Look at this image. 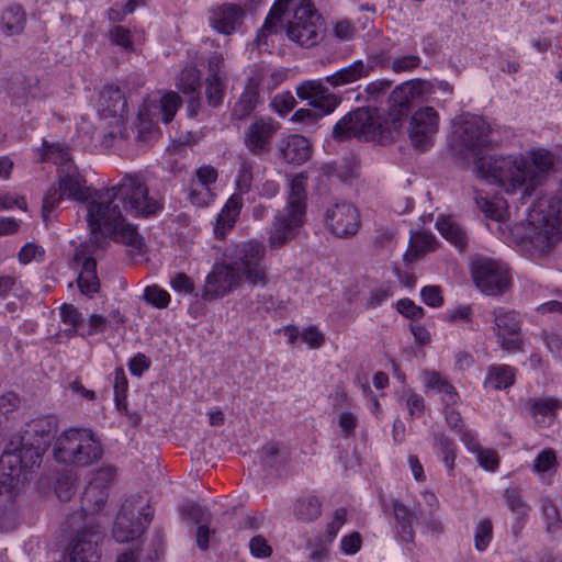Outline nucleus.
I'll use <instances>...</instances> for the list:
<instances>
[{
  "instance_id": "nucleus-56",
  "label": "nucleus",
  "mask_w": 562,
  "mask_h": 562,
  "mask_svg": "<svg viewBox=\"0 0 562 562\" xmlns=\"http://www.w3.org/2000/svg\"><path fill=\"white\" fill-rule=\"evenodd\" d=\"M356 32V27L347 20L336 22L333 29L334 36L339 41L352 40Z\"/></svg>"
},
{
  "instance_id": "nucleus-29",
  "label": "nucleus",
  "mask_w": 562,
  "mask_h": 562,
  "mask_svg": "<svg viewBox=\"0 0 562 562\" xmlns=\"http://www.w3.org/2000/svg\"><path fill=\"white\" fill-rule=\"evenodd\" d=\"M26 23V13L21 5L12 4L9 5L1 16V29L9 35L20 34Z\"/></svg>"
},
{
  "instance_id": "nucleus-22",
  "label": "nucleus",
  "mask_w": 562,
  "mask_h": 562,
  "mask_svg": "<svg viewBox=\"0 0 562 562\" xmlns=\"http://www.w3.org/2000/svg\"><path fill=\"white\" fill-rule=\"evenodd\" d=\"M280 157L288 164L301 165L311 157V146L302 135H290L278 144Z\"/></svg>"
},
{
  "instance_id": "nucleus-28",
  "label": "nucleus",
  "mask_w": 562,
  "mask_h": 562,
  "mask_svg": "<svg viewBox=\"0 0 562 562\" xmlns=\"http://www.w3.org/2000/svg\"><path fill=\"white\" fill-rule=\"evenodd\" d=\"M181 522L195 527H210L213 522L211 512L196 504L187 503L179 508Z\"/></svg>"
},
{
  "instance_id": "nucleus-32",
  "label": "nucleus",
  "mask_w": 562,
  "mask_h": 562,
  "mask_svg": "<svg viewBox=\"0 0 562 562\" xmlns=\"http://www.w3.org/2000/svg\"><path fill=\"white\" fill-rule=\"evenodd\" d=\"M322 513V503L314 496H303L295 502L294 515L305 524L313 522Z\"/></svg>"
},
{
  "instance_id": "nucleus-13",
  "label": "nucleus",
  "mask_w": 562,
  "mask_h": 562,
  "mask_svg": "<svg viewBox=\"0 0 562 562\" xmlns=\"http://www.w3.org/2000/svg\"><path fill=\"white\" fill-rule=\"evenodd\" d=\"M102 541L98 529H78L66 547L67 562H100Z\"/></svg>"
},
{
  "instance_id": "nucleus-2",
  "label": "nucleus",
  "mask_w": 562,
  "mask_h": 562,
  "mask_svg": "<svg viewBox=\"0 0 562 562\" xmlns=\"http://www.w3.org/2000/svg\"><path fill=\"white\" fill-rule=\"evenodd\" d=\"M452 147L460 155L474 161L477 177L491 184H498L506 193L522 191L521 199L531 196L553 170L554 157L546 149L531 153V159L522 156H481L492 140L490 124L480 116L464 115L453 123Z\"/></svg>"
},
{
  "instance_id": "nucleus-53",
  "label": "nucleus",
  "mask_w": 562,
  "mask_h": 562,
  "mask_svg": "<svg viewBox=\"0 0 562 562\" xmlns=\"http://www.w3.org/2000/svg\"><path fill=\"white\" fill-rule=\"evenodd\" d=\"M393 513L396 521L403 527H412L415 522V516L400 501H393Z\"/></svg>"
},
{
  "instance_id": "nucleus-6",
  "label": "nucleus",
  "mask_w": 562,
  "mask_h": 562,
  "mask_svg": "<svg viewBox=\"0 0 562 562\" xmlns=\"http://www.w3.org/2000/svg\"><path fill=\"white\" fill-rule=\"evenodd\" d=\"M104 454L100 438L89 428H69L54 440L53 457L61 464L88 468Z\"/></svg>"
},
{
  "instance_id": "nucleus-23",
  "label": "nucleus",
  "mask_w": 562,
  "mask_h": 562,
  "mask_svg": "<svg viewBox=\"0 0 562 562\" xmlns=\"http://www.w3.org/2000/svg\"><path fill=\"white\" fill-rule=\"evenodd\" d=\"M126 100L117 86H105L99 98V112L103 117H122L126 111Z\"/></svg>"
},
{
  "instance_id": "nucleus-8",
  "label": "nucleus",
  "mask_w": 562,
  "mask_h": 562,
  "mask_svg": "<svg viewBox=\"0 0 562 562\" xmlns=\"http://www.w3.org/2000/svg\"><path fill=\"white\" fill-rule=\"evenodd\" d=\"M324 31V19L310 0H302L285 24L289 40L305 48L316 46L322 41Z\"/></svg>"
},
{
  "instance_id": "nucleus-17",
  "label": "nucleus",
  "mask_w": 562,
  "mask_h": 562,
  "mask_svg": "<svg viewBox=\"0 0 562 562\" xmlns=\"http://www.w3.org/2000/svg\"><path fill=\"white\" fill-rule=\"evenodd\" d=\"M278 126L269 119H258L252 122L245 132L244 143L247 149L255 156H261L270 151L271 140Z\"/></svg>"
},
{
  "instance_id": "nucleus-62",
  "label": "nucleus",
  "mask_w": 562,
  "mask_h": 562,
  "mask_svg": "<svg viewBox=\"0 0 562 562\" xmlns=\"http://www.w3.org/2000/svg\"><path fill=\"white\" fill-rule=\"evenodd\" d=\"M397 310L404 316L413 319L420 318L424 315V310L415 305L414 302L408 299L398 301Z\"/></svg>"
},
{
  "instance_id": "nucleus-1",
  "label": "nucleus",
  "mask_w": 562,
  "mask_h": 562,
  "mask_svg": "<svg viewBox=\"0 0 562 562\" xmlns=\"http://www.w3.org/2000/svg\"><path fill=\"white\" fill-rule=\"evenodd\" d=\"M64 196L76 201L89 200L87 221L91 241L97 247L110 238L139 249L143 238L136 226L126 222L123 211L133 216L148 217L160 209L159 203L149 198L148 189L138 176L125 175L117 184L92 195L72 165L58 170V188L52 187L43 199L42 215L46 223Z\"/></svg>"
},
{
  "instance_id": "nucleus-39",
  "label": "nucleus",
  "mask_w": 562,
  "mask_h": 562,
  "mask_svg": "<svg viewBox=\"0 0 562 562\" xmlns=\"http://www.w3.org/2000/svg\"><path fill=\"white\" fill-rule=\"evenodd\" d=\"M254 162L245 157L239 158V169L236 178V187L240 193H247L251 189L254 180Z\"/></svg>"
},
{
  "instance_id": "nucleus-31",
  "label": "nucleus",
  "mask_w": 562,
  "mask_h": 562,
  "mask_svg": "<svg viewBox=\"0 0 562 562\" xmlns=\"http://www.w3.org/2000/svg\"><path fill=\"white\" fill-rule=\"evenodd\" d=\"M436 227L439 233L460 250L467 246V234L464 229L450 217H440Z\"/></svg>"
},
{
  "instance_id": "nucleus-12",
  "label": "nucleus",
  "mask_w": 562,
  "mask_h": 562,
  "mask_svg": "<svg viewBox=\"0 0 562 562\" xmlns=\"http://www.w3.org/2000/svg\"><path fill=\"white\" fill-rule=\"evenodd\" d=\"M245 282L239 270L231 262L215 263L207 274L202 291V297L206 301L216 300L231 293Z\"/></svg>"
},
{
  "instance_id": "nucleus-7",
  "label": "nucleus",
  "mask_w": 562,
  "mask_h": 562,
  "mask_svg": "<svg viewBox=\"0 0 562 562\" xmlns=\"http://www.w3.org/2000/svg\"><path fill=\"white\" fill-rule=\"evenodd\" d=\"M529 225L533 226L529 239L541 250H550L562 235V201L555 196L540 198L531 209Z\"/></svg>"
},
{
  "instance_id": "nucleus-19",
  "label": "nucleus",
  "mask_w": 562,
  "mask_h": 562,
  "mask_svg": "<svg viewBox=\"0 0 562 562\" xmlns=\"http://www.w3.org/2000/svg\"><path fill=\"white\" fill-rule=\"evenodd\" d=\"M296 93L301 99H310L311 104L319 110L317 115L331 113L340 102V99L328 91L319 80H308L296 88Z\"/></svg>"
},
{
  "instance_id": "nucleus-14",
  "label": "nucleus",
  "mask_w": 562,
  "mask_h": 562,
  "mask_svg": "<svg viewBox=\"0 0 562 562\" xmlns=\"http://www.w3.org/2000/svg\"><path fill=\"white\" fill-rule=\"evenodd\" d=\"M327 228L339 238H349L357 234L360 227L358 210L348 202L334 203L325 212Z\"/></svg>"
},
{
  "instance_id": "nucleus-46",
  "label": "nucleus",
  "mask_w": 562,
  "mask_h": 562,
  "mask_svg": "<svg viewBox=\"0 0 562 562\" xmlns=\"http://www.w3.org/2000/svg\"><path fill=\"white\" fill-rule=\"evenodd\" d=\"M561 407V402L554 397H543L531 401V413L536 415L549 416Z\"/></svg>"
},
{
  "instance_id": "nucleus-24",
  "label": "nucleus",
  "mask_w": 562,
  "mask_h": 562,
  "mask_svg": "<svg viewBox=\"0 0 562 562\" xmlns=\"http://www.w3.org/2000/svg\"><path fill=\"white\" fill-rule=\"evenodd\" d=\"M372 72V65L364 64L363 60L357 59L352 64L338 69L333 75L325 78V81L333 88L351 85L362 78L368 77Z\"/></svg>"
},
{
  "instance_id": "nucleus-4",
  "label": "nucleus",
  "mask_w": 562,
  "mask_h": 562,
  "mask_svg": "<svg viewBox=\"0 0 562 562\" xmlns=\"http://www.w3.org/2000/svg\"><path fill=\"white\" fill-rule=\"evenodd\" d=\"M58 422L54 416H46L26 423L22 431L14 434L11 438L1 462L4 463L11 458L21 468L29 469L40 464L43 454L46 452L53 439H56Z\"/></svg>"
},
{
  "instance_id": "nucleus-54",
  "label": "nucleus",
  "mask_w": 562,
  "mask_h": 562,
  "mask_svg": "<svg viewBox=\"0 0 562 562\" xmlns=\"http://www.w3.org/2000/svg\"><path fill=\"white\" fill-rule=\"evenodd\" d=\"M439 446L441 448V452L443 453V462L449 471L453 470L456 453L453 441L447 436H440L438 438Z\"/></svg>"
},
{
  "instance_id": "nucleus-50",
  "label": "nucleus",
  "mask_w": 562,
  "mask_h": 562,
  "mask_svg": "<svg viewBox=\"0 0 562 562\" xmlns=\"http://www.w3.org/2000/svg\"><path fill=\"white\" fill-rule=\"evenodd\" d=\"M541 338L553 357L562 359V337L554 331L543 329Z\"/></svg>"
},
{
  "instance_id": "nucleus-27",
  "label": "nucleus",
  "mask_w": 562,
  "mask_h": 562,
  "mask_svg": "<svg viewBox=\"0 0 562 562\" xmlns=\"http://www.w3.org/2000/svg\"><path fill=\"white\" fill-rule=\"evenodd\" d=\"M239 191L238 193H234L224 205L221 214L217 217V224L215 226V235L220 238H223L225 235V231L229 229L234 226L237 216L243 206V198Z\"/></svg>"
},
{
  "instance_id": "nucleus-51",
  "label": "nucleus",
  "mask_w": 562,
  "mask_h": 562,
  "mask_svg": "<svg viewBox=\"0 0 562 562\" xmlns=\"http://www.w3.org/2000/svg\"><path fill=\"white\" fill-rule=\"evenodd\" d=\"M250 553L256 558H269L272 548L263 536H255L249 541Z\"/></svg>"
},
{
  "instance_id": "nucleus-37",
  "label": "nucleus",
  "mask_w": 562,
  "mask_h": 562,
  "mask_svg": "<svg viewBox=\"0 0 562 562\" xmlns=\"http://www.w3.org/2000/svg\"><path fill=\"white\" fill-rule=\"evenodd\" d=\"M475 203L480 211L484 213L487 218L501 222L504 220L506 214V205L504 201H492L486 196L479 193L475 194Z\"/></svg>"
},
{
  "instance_id": "nucleus-42",
  "label": "nucleus",
  "mask_w": 562,
  "mask_h": 562,
  "mask_svg": "<svg viewBox=\"0 0 562 562\" xmlns=\"http://www.w3.org/2000/svg\"><path fill=\"white\" fill-rule=\"evenodd\" d=\"M505 501L513 513L524 517L529 512V506L522 499L521 491L517 487H507L505 491Z\"/></svg>"
},
{
  "instance_id": "nucleus-43",
  "label": "nucleus",
  "mask_w": 562,
  "mask_h": 562,
  "mask_svg": "<svg viewBox=\"0 0 562 562\" xmlns=\"http://www.w3.org/2000/svg\"><path fill=\"white\" fill-rule=\"evenodd\" d=\"M181 98L177 92H168L160 99V111L162 114V122L168 124L172 121L175 114L180 106Z\"/></svg>"
},
{
  "instance_id": "nucleus-36",
  "label": "nucleus",
  "mask_w": 562,
  "mask_h": 562,
  "mask_svg": "<svg viewBox=\"0 0 562 562\" xmlns=\"http://www.w3.org/2000/svg\"><path fill=\"white\" fill-rule=\"evenodd\" d=\"M42 147V161H53L56 165L64 166L63 168H66L67 166L71 165L70 154L66 146L59 143H48L44 140Z\"/></svg>"
},
{
  "instance_id": "nucleus-11",
  "label": "nucleus",
  "mask_w": 562,
  "mask_h": 562,
  "mask_svg": "<svg viewBox=\"0 0 562 562\" xmlns=\"http://www.w3.org/2000/svg\"><path fill=\"white\" fill-rule=\"evenodd\" d=\"M471 273L475 285L487 295H499L509 289L508 270L498 261L479 258L472 262Z\"/></svg>"
},
{
  "instance_id": "nucleus-44",
  "label": "nucleus",
  "mask_w": 562,
  "mask_h": 562,
  "mask_svg": "<svg viewBox=\"0 0 562 562\" xmlns=\"http://www.w3.org/2000/svg\"><path fill=\"white\" fill-rule=\"evenodd\" d=\"M76 490L77 484L74 475L66 473L58 476L55 485V493L60 501H69L76 493Z\"/></svg>"
},
{
  "instance_id": "nucleus-26",
  "label": "nucleus",
  "mask_w": 562,
  "mask_h": 562,
  "mask_svg": "<svg viewBox=\"0 0 562 562\" xmlns=\"http://www.w3.org/2000/svg\"><path fill=\"white\" fill-rule=\"evenodd\" d=\"M289 7V0H277L271 7L263 25L257 33L255 43L258 47L266 44V38L278 33L283 25V18Z\"/></svg>"
},
{
  "instance_id": "nucleus-21",
  "label": "nucleus",
  "mask_w": 562,
  "mask_h": 562,
  "mask_svg": "<svg viewBox=\"0 0 562 562\" xmlns=\"http://www.w3.org/2000/svg\"><path fill=\"white\" fill-rule=\"evenodd\" d=\"M75 261L81 262L82 267L77 278V284L83 295L92 296L100 289V281L97 274V261L92 256H86L83 250H77Z\"/></svg>"
},
{
  "instance_id": "nucleus-10",
  "label": "nucleus",
  "mask_w": 562,
  "mask_h": 562,
  "mask_svg": "<svg viewBox=\"0 0 562 562\" xmlns=\"http://www.w3.org/2000/svg\"><path fill=\"white\" fill-rule=\"evenodd\" d=\"M117 470L114 465H104L93 473L92 480L85 488L81 497V512L71 516L72 524L77 518L88 521L85 527H91V517L102 510L109 498V487L114 483Z\"/></svg>"
},
{
  "instance_id": "nucleus-45",
  "label": "nucleus",
  "mask_w": 562,
  "mask_h": 562,
  "mask_svg": "<svg viewBox=\"0 0 562 562\" xmlns=\"http://www.w3.org/2000/svg\"><path fill=\"white\" fill-rule=\"evenodd\" d=\"M557 468V456L553 449L548 448L542 450L533 461L532 470L538 474H542L548 471H555Z\"/></svg>"
},
{
  "instance_id": "nucleus-40",
  "label": "nucleus",
  "mask_w": 562,
  "mask_h": 562,
  "mask_svg": "<svg viewBox=\"0 0 562 562\" xmlns=\"http://www.w3.org/2000/svg\"><path fill=\"white\" fill-rule=\"evenodd\" d=\"M206 88H205V95L207 103L216 108L222 103L223 94H224V83L222 80V77H207L206 78Z\"/></svg>"
},
{
  "instance_id": "nucleus-30",
  "label": "nucleus",
  "mask_w": 562,
  "mask_h": 562,
  "mask_svg": "<svg viewBox=\"0 0 562 562\" xmlns=\"http://www.w3.org/2000/svg\"><path fill=\"white\" fill-rule=\"evenodd\" d=\"M515 382V369L508 364L491 366L485 379V386L494 390H503Z\"/></svg>"
},
{
  "instance_id": "nucleus-20",
  "label": "nucleus",
  "mask_w": 562,
  "mask_h": 562,
  "mask_svg": "<svg viewBox=\"0 0 562 562\" xmlns=\"http://www.w3.org/2000/svg\"><path fill=\"white\" fill-rule=\"evenodd\" d=\"M246 16L245 10L235 3H223L211 10L210 24L221 34L231 35L237 32Z\"/></svg>"
},
{
  "instance_id": "nucleus-33",
  "label": "nucleus",
  "mask_w": 562,
  "mask_h": 562,
  "mask_svg": "<svg viewBox=\"0 0 562 562\" xmlns=\"http://www.w3.org/2000/svg\"><path fill=\"white\" fill-rule=\"evenodd\" d=\"M338 529H327L324 536L314 538L307 544L310 560L314 562H325L329 558V546L337 537Z\"/></svg>"
},
{
  "instance_id": "nucleus-63",
  "label": "nucleus",
  "mask_w": 562,
  "mask_h": 562,
  "mask_svg": "<svg viewBox=\"0 0 562 562\" xmlns=\"http://www.w3.org/2000/svg\"><path fill=\"white\" fill-rule=\"evenodd\" d=\"M391 85H392V81L386 80V79L375 80V81L369 82L366 86L364 91L368 94V97H370L371 99H378L379 97L386 93V91L390 89Z\"/></svg>"
},
{
  "instance_id": "nucleus-61",
  "label": "nucleus",
  "mask_w": 562,
  "mask_h": 562,
  "mask_svg": "<svg viewBox=\"0 0 562 562\" xmlns=\"http://www.w3.org/2000/svg\"><path fill=\"white\" fill-rule=\"evenodd\" d=\"M301 338L312 348H319L325 341L324 334H322L315 326H311L303 330Z\"/></svg>"
},
{
  "instance_id": "nucleus-58",
  "label": "nucleus",
  "mask_w": 562,
  "mask_h": 562,
  "mask_svg": "<svg viewBox=\"0 0 562 562\" xmlns=\"http://www.w3.org/2000/svg\"><path fill=\"white\" fill-rule=\"evenodd\" d=\"M362 544V539L359 532L353 531L341 539V551L345 554L357 553Z\"/></svg>"
},
{
  "instance_id": "nucleus-25",
  "label": "nucleus",
  "mask_w": 562,
  "mask_h": 562,
  "mask_svg": "<svg viewBox=\"0 0 562 562\" xmlns=\"http://www.w3.org/2000/svg\"><path fill=\"white\" fill-rule=\"evenodd\" d=\"M216 524L231 525L233 527H257L272 524V521L265 513L245 512L241 507H234L232 510L223 513L216 520Z\"/></svg>"
},
{
  "instance_id": "nucleus-47",
  "label": "nucleus",
  "mask_w": 562,
  "mask_h": 562,
  "mask_svg": "<svg viewBox=\"0 0 562 562\" xmlns=\"http://www.w3.org/2000/svg\"><path fill=\"white\" fill-rule=\"evenodd\" d=\"M144 299L158 308L166 307L170 301V295L167 291L158 286H147L144 293Z\"/></svg>"
},
{
  "instance_id": "nucleus-5",
  "label": "nucleus",
  "mask_w": 562,
  "mask_h": 562,
  "mask_svg": "<svg viewBox=\"0 0 562 562\" xmlns=\"http://www.w3.org/2000/svg\"><path fill=\"white\" fill-rule=\"evenodd\" d=\"M307 175L300 172L291 177L284 209L274 217L268 243L271 248H280L297 235L306 220Z\"/></svg>"
},
{
  "instance_id": "nucleus-55",
  "label": "nucleus",
  "mask_w": 562,
  "mask_h": 562,
  "mask_svg": "<svg viewBox=\"0 0 562 562\" xmlns=\"http://www.w3.org/2000/svg\"><path fill=\"white\" fill-rule=\"evenodd\" d=\"M171 288L180 293L192 294L194 291V282L183 272L177 273L170 280Z\"/></svg>"
},
{
  "instance_id": "nucleus-38",
  "label": "nucleus",
  "mask_w": 562,
  "mask_h": 562,
  "mask_svg": "<svg viewBox=\"0 0 562 562\" xmlns=\"http://www.w3.org/2000/svg\"><path fill=\"white\" fill-rule=\"evenodd\" d=\"M177 87L187 94H193L200 87V71L195 66H186L180 72Z\"/></svg>"
},
{
  "instance_id": "nucleus-59",
  "label": "nucleus",
  "mask_w": 562,
  "mask_h": 562,
  "mask_svg": "<svg viewBox=\"0 0 562 562\" xmlns=\"http://www.w3.org/2000/svg\"><path fill=\"white\" fill-rule=\"evenodd\" d=\"M19 405L20 397L13 392H9L0 396V416L8 417L19 407Z\"/></svg>"
},
{
  "instance_id": "nucleus-35",
  "label": "nucleus",
  "mask_w": 562,
  "mask_h": 562,
  "mask_svg": "<svg viewBox=\"0 0 562 562\" xmlns=\"http://www.w3.org/2000/svg\"><path fill=\"white\" fill-rule=\"evenodd\" d=\"M435 236L426 232H417L412 235L409 241V251L405 255L408 260H416L425 252L435 248Z\"/></svg>"
},
{
  "instance_id": "nucleus-48",
  "label": "nucleus",
  "mask_w": 562,
  "mask_h": 562,
  "mask_svg": "<svg viewBox=\"0 0 562 562\" xmlns=\"http://www.w3.org/2000/svg\"><path fill=\"white\" fill-rule=\"evenodd\" d=\"M420 61V57L417 55L398 56L393 59L391 68L396 74L411 71L419 67Z\"/></svg>"
},
{
  "instance_id": "nucleus-9",
  "label": "nucleus",
  "mask_w": 562,
  "mask_h": 562,
  "mask_svg": "<svg viewBox=\"0 0 562 562\" xmlns=\"http://www.w3.org/2000/svg\"><path fill=\"white\" fill-rule=\"evenodd\" d=\"M266 247L257 240H249L236 245L231 255L229 262L239 270L244 281L251 288H265L268 282L267 266L265 263Z\"/></svg>"
},
{
  "instance_id": "nucleus-3",
  "label": "nucleus",
  "mask_w": 562,
  "mask_h": 562,
  "mask_svg": "<svg viewBox=\"0 0 562 562\" xmlns=\"http://www.w3.org/2000/svg\"><path fill=\"white\" fill-rule=\"evenodd\" d=\"M434 91L428 80L413 79L397 86L390 94V109L386 117L376 109L359 108L346 114L333 128V138L345 140L356 137L359 140H373L382 145L396 139L407 117L412 103L426 100Z\"/></svg>"
},
{
  "instance_id": "nucleus-34",
  "label": "nucleus",
  "mask_w": 562,
  "mask_h": 562,
  "mask_svg": "<svg viewBox=\"0 0 562 562\" xmlns=\"http://www.w3.org/2000/svg\"><path fill=\"white\" fill-rule=\"evenodd\" d=\"M259 102V92L256 87H247L232 110L234 120H245L256 109Z\"/></svg>"
},
{
  "instance_id": "nucleus-57",
  "label": "nucleus",
  "mask_w": 562,
  "mask_h": 562,
  "mask_svg": "<svg viewBox=\"0 0 562 562\" xmlns=\"http://www.w3.org/2000/svg\"><path fill=\"white\" fill-rule=\"evenodd\" d=\"M420 294L423 301L431 307H439L443 302L441 290L437 285H428L423 288Z\"/></svg>"
},
{
  "instance_id": "nucleus-15",
  "label": "nucleus",
  "mask_w": 562,
  "mask_h": 562,
  "mask_svg": "<svg viewBox=\"0 0 562 562\" xmlns=\"http://www.w3.org/2000/svg\"><path fill=\"white\" fill-rule=\"evenodd\" d=\"M155 509L142 495L127 497L115 519V527H144L153 522Z\"/></svg>"
},
{
  "instance_id": "nucleus-52",
  "label": "nucleus",
  "mask_w": 562,
  "mask_h": 562,
  "mask_svg": "<svg viewBox=\"0 0 562 562\" xmlns=\"http://www.w3.org/2000/svg\"><path fill=\"white\" fill-rule=\"evenodd\" d=\"M111 41L125 48V49H132L133 48V41H132V34L128 29L123 26H115L110 32Z\"/></svg>"
},
{
  "instance_id": "nucleus-41",
  "label": "nucleus",
  "mask_w": 562,
  "mask_h": 562,
  "mask_svg": "<svg viewBox=\"0 0 562 562\" xmlns=\"http://www.w3.org/2000/svg\"><path fill=\"white\" fill-rule=\"evenodd\" d=\"M60 318L64 324L70 326V328L67 329L68 336H74L78 333L82 317L77 307L72 304H63L60 306Z\"/></svg>"
},
{
  "instance_id": "nucleus-49",
  "label": "nucleus",
  "mask_w": 562,
  "mask_h": 562,
  "mask_svg": "<svg viewBox=\"0 0 562 562\" xmlns=\"http://www.w3.org/2000/svg\"><path fill=\"white\" fill-rule=\"evenodd\" d=\"M127 386V378L123 368H116L114 372V395L119 408L126 398Z\"/></svg>"
},
{
  "instance_id": "nucleus-18",
  "label": "nucleus",
  "mask_w": 562,
  "mask_h": 562,
  "mask_svg": "<svg viewBox=\"0 0 562 562\" xmlns=\"http://www.w3.org/2000/svg\"><path fill=\"white\" fill-rule=\"evenodd\" d=\"M438 131V114L434 108L425 106L412 116L409 138L415 147L424 148Z\"/></svg>"
},
{
  "instance_id": "nucleus-60",
  "label": "nucleus",
  "mask_w": 562,
  "mask_h": 562,
  "mask_svg": "<svg viewBox=\"0 0 562 562\" xmlns=\"http://www.w3.org/2000/svg\"><path fill=\"white\" fill-rule=\"evenodd\" d=\"M477 461L482 468L487 471H494L498 465L497 453L494 450H484L480 448L477 451Z\"/></svg>"
},
{
  "instance_id": "nucleus-64",
  "label": "nucleus",
  "mask_w": 562,
  "mask_h": 562,
  "mask_svg": "<svg viewBox=\"0 0 562 562\" xmlns=\"http://www.w3.org/2000/svg\"><path fill=\"white\" fill-rule=\"evenodd\" d=\"M198 181L209 191L210 184L217 179V170L212 166H202L196 170Z\"/></svg>"
},
{
  "instance_id": "nucleus-16",
  "label": "nucleus",
  "mask_w": 562,
  "mask_h": 562,
  "mask_svg": "<svg viewBox=\"0 0 562 562\" xmlns=\"http://www.w3.org/2000/svg\"><path fill=\"white\" fill-rule=\"evenodd\" d=\"M517 313L507 312L503 308L494 312V323L497 328L496 336L506 351H520L522 339L520 335V323Z\"/></svg>"
}]
</instances>
